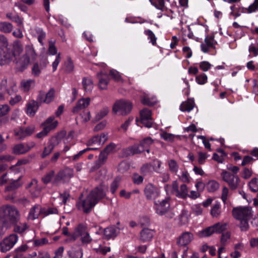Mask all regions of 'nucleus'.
I'll list each match as a JSON object with an SVG mask.
<instances>
[{"instance_id": "nucleus-1", "label": "nucleus", "mask_w": 258, "mask_h": 258, "mask_svg": "<svg viewBox=\"0 0 258 258\" xmlns=\"http://www.w3.org/2000/svg\"><path fill=\"white\" fill-rule=\"evenodd\" d=\"M23 50V44L18 40L14 41L6 47L0 48V64L5 65L13 60L18 66V60L20 59Z\"/></svg>"}, {"instance_id": "nucleus-2", "label": "nucleus", "mask_w": 258, "mask_h": 258, "mask_svg": "<svg viewBox=\"0 0 258 258\" xmlns=\"http://www.w3.org/2000/svg\"><path fill=\"white\" fill-rule=\"evenodd\" d=\"M105 196L103 185L101 183L90 192L86 199L78 203V209L82 208L84 213H89L99 201L103 199Z\"/></svg>"}, {"instance_id": "nucleus-3", "label": "nucleus", "mask_w": 258, "mask_h": 258, "mask_svg": "<svg viewBox=\"0 0 258 258\" xmlns=\"http://www.w3.org/2000/svg\"><path fill=\"white\" fill-rule=\"evenodd\" d=\"M0 220L2 221L3 227L8 228L11 224H16L20 220L18 210L14 206H7L2 207L0 211Z\"/></svg>"}, {"instance_id": "nucleus-4", "label": "nucleus", "mask_w": 258, "mask_h": 258, "mask_svg": "<svg viewBox=\"0 0 258 258\" xmlns=\"http://www.w3.org/2000/svg\"><path fill=\"white\" fill-rule=\"evenodd\" d=\"M154 143V140L150 137L143 139L140 142L139 144H134L128 148L123 149L122 156L125 157L141 154L143 152L146 148Z\"/></svg>"}, {"instance_id": "nucleus-5", "label": "nucleus", "mask_w": 258, "mask_h": 258, "mask_svg": "<svg viewBox=\"0 0 258 258\" xmlns=\"http://www.w3.org/2000/svg\"><path fill=\"white\" fill-rule=\"evenodd\" d=\"M37 53L32 45H27L25 48V53L18 60V70L23 72L30 63V59L34 61L37 57Z\"/></svg>"}, {"instance_id": "nucleus-6", "label": "nucleus", "mask_w": 258, "mask_h": 258, "mask_svg": "<svg viewBox=\"0 0 258 258\" xmlns=\"http://www.w3.org/2000/svg\"><path fill=\"white\" fill-rule=\"evenodd\" d=\"M45 92L43 91H39V95L37 97V101H35L32 100L27 104L26 110L27 113L30 116H33L35 115L36 110L38 109L40 104L45 103Z\"/></svg>"}, {"instance_id": "nucleus-7", "label": "nucleus", "mask_w": 258, "mask_h": 258, "mask_svg": "<svg viewBox=\"0 0 258 258\" xmlns=\"http://www.w3.org/2000/svg\"><path fill=\"white\" fill-rule=\"evenodd\" d=\"M221 176L222 179L227 183L231 189H235L239 186L240 180L238 176L225 170L221 172Z\"/></svg>"}, {"instance_id": "nucleus-8", "label": "nucleus", "mask_w": 258, "mask_h": 258, "mask_svg": "<svg viewBox=\"0 0 258 258\" xmlns=\"http://www.w3.org/2000/svg\"><path fill=\"white\" fill-rule=\"evenodd\" d=\"M132 109V104L130 102L120 100L116 101L113 104L112 112L116 114L118 111L121 110L124 112L122 115H126L131 112Z\"/></svg>"}, {"instance_id": "nucleus-9", "label": "nucleus", "mask_w": 258, "mask_h": 258, "mask_svg": "<svg viewBox=\"0 0 258 258\" xmlns=\"http://www.w3.org/2000/svg\"><path fill=\"white\" fill-rule=\"evenodd\" d=\"M233 215L238 220H249L252 216L251 209L246 207L234 208Z\"/></svg>"}, {"instance_id": "nucleus-10", "label": "nucleus", "mask_w": 258, "mask_h": 258, "mask_svg": "<svg viewBox=\"0 0 258 258\" xmlns=\"http://www.w3.org/2000/svg\"><path fill=\"white\" fill-rule=\"evenodd\" d=\"M170 200V198L167 197L165 199L161 201H154V204L156 206V211L158 214L162 216L167 212L170 207V204L169 203Z\"/></svg>"}, {"instance_id": "nucleus-11", "label": "nucleus", "mask_w": 258, "mask_h": 258, "mask_svg": "<svg viewBox=\"0 0 258 258\" xmlns=\"http://www.w3.org/2000/svg\"><path fill=\"white\" fill-rule=\"evenodd\" d=\"M73 175V171L71 168H66L60 170L55 176L53 183L56 184L61 180L65 181L71 178Z\"/></svg>"}, {"instance_id": "nucleus-12", "label": "nucleus", "mask_w": 258, "mask_h": 258, "mask_svg": "<svg viewBox=\"0 0 258 258\" xmlns=\"http://www.w3.org/2000/svg\"><path fill=\"white\" fill-rule=\"evenodd\" d=\"M213 33H210L206 36L205 42L201 44V50L204 53H207L210 49L215 47L216 41L214 40Z\"/></svg>"}, {"instance_id": "nucleus-13", "label": "nucleus", "mask_w": 258, "mask_h": 258, "mask_svg": "<svg viewBox=\"0 0 258 258\" xmlns=\"http://www.w3.org/2000/svg\"><path fill=\"white\" fill-rule=\"evenodd\" d=\"M85 231V228L83 224H80L76 228L75 232L71 234L68 231V228L64 227L62 228V234L65 235L70 236V241H74L80 236L83 235V232Z\"/></svg>"}, {"instance_id": "nucleus-14", "label": "nucleus", "mask_w": 258, "mask_h": 258, "mask_svg": "<svg viewBox=\"0 0 258 258\" xmlns=\"http://www.w3.org/2000/svg\"><path fill=\"white\" fill-rule=\"evenodd\" d=\"M144 192L146 198L148 200H154L155 201L156 198H157L159 195L158 188L151 183L146 186Z\"/></svg>"}, {"instance_id": "nucleus-15", "label": "nucleus", "mask_w": 258, "mask_h": 258, "mask_svg": "<svg viewBox=\"0 0 258 258\" xmlns=\"http://www.w3.org/2000/svg\"><path fill=\"white\" fill-rule=\"evenodd\" d=\"M35 131V126L31 125L26 128L21 127L18 132L15 133V135L19 137V139H23L27 136L31 135Z\"/></svg>"}, {"instance_id": "nucleus-16", "label": "nucleus", "mask_w": 258, "mask_h": 258, "mask_svg": "<svg viewBox=\"0 0 258 258\" xmlns=\"http://www.w3.org/2000/svg\"><path fill=\"white\" fill-rule=\"evenodd\" d=\"M58 145V142L55 138H50L48 142V145L44 149V151L41 154V158H44L49 155L53 151L55 146Z\"/></svg>"}, {"instance_id": "nucleus-17", "label": "nucleus", "mask_w": 258, "mask_h": 258, "mask_svg": "<svg viewBox=\"0 0 258 258\" xmlns=\"http://www.w3.org/2000/svg\"><path fill=\"white\" fill-rule=\"evenodd\" d=\"M90 102V98H87L86 99H80L76 104V106L74 107L72 112L74 113H78L79 110L87 107Z\"/></svg>"}, {"instance_id": "nucleus-18", "label": "nucleus", "mask_w": 258, "mask_h": 258, "mask_svg": "<svg viewBox=\"0 0 258 258\" xmlns=\"http://www.w3.org/2000/svg\"><path fill=\"white\" fill-rule=\"evenodd\" d=\"M57 125H58V121H55L53 122V123L52 124H51L46 126H43V130L41 132H40V133H39L38 134H37L36 135V137L37 138L41 139V138H43V137L46 136L50 131L55 128L56 127V126H57Z\"/></svg>"}, {"instance_id": "nucleus-19", "label": "nucleus", "mask_w": 258, "mask_h": 258, "mask_svg": "<svg viewBox=\"0 0 258 258\" xmlns=\"http://www.w3.org/2000/svg\"><path fill=\"white\" fill-rule=\"evenodd\" d=\"M194 236L189 232H185L179 238L178 242L183 246L188 244L193 239Z\"/></svg>"}, {"instance_id": "nucleus-20", "label": "nucleus", "mask_w": 258, "mask_h": 258, "mask_svg": "<svg viewBox=\"0 0 258 258\" xmlns=\"http://www.w3.org/2000/svg\"><path fill=\"white\" fill-rule=\"evenodd\" d=\"M107 155V154L102 151L99 156L98 160L96 161L94 166L92 167L91 171L97 170L103 165L106 161Z\"/></svg>"}, {"instance_id": "nucleus-21", "label": "nucleus", "mask_w": 258, "mask_h": 258, "mask_svg": "<svg viewBox=\"0 0 258 258\" xmlns=\"http://www.w3.org/2000/svg\"><path fill=\"white\" fill-rule=\"evenodd\" d=\"M117 229L115 227H109L104 230V238L105 239H109L114 238L117 236Z\"/></svg>"}, {"instance_id": "nucleus-22", "label": "nucleus", "mask_w": 258, "mask_h": 258, "mask_svg": "<svg viewBox=\"0 0 258 258\" xmlns=\"http://www.w3.org/2000/svg\"><path fill=\"white\" fill-rule=\"evenodd\" d=\"M140 239L144 242L148 241L153 238V234L152 230L148 228H144L140 232Z\"/></svg>"}, {"instance_id": "nucleus-23", "label": "nucleus", "mask_w": 258, "mask_h": 258, "mask_svg": "<svg viewBox=\"0 0 258 258\" xmlns=\"http://www.w3.org/2000/svg\"><path fill=\"white\" fill-rule=\"evenodd\" d=\"M30 148H27L23 144L16 145L13 148V153L15 155L24 154L28 152Z\"/></svg>"}, {"instance_id": "nucleus-24", "label": "nucleus", "mask_w": 258, "mask_h": 258, "mask_svg": "<svg viewBox=\"0 0 258 258\" xmlns=\"http://www.w3.org/2000/svg\"><path fill=\"white\" fill-rule=\"evenodd\" d=\"M195 106V103L193 100L188 99L183 102L180 106V109L182 111L189 112Z\"/></svg>"}, {"instance_id": "nucleus-25", "label": "nucleus", "mask_w": 258, "mask_h": 258, "mask_svg": "<svg viewBox=\"0 0 258 258\" xmlns=\"http://www.w3.org/2000/svg\"><path fill=\"white\" fill-rule=\"evenodd\" d=\"M206 187L209 192H214L219 189L220 184L215 180H210L207 183Z\"/></svg>"}, {"instance_id": "nucleus-26", "label": "nucleus", "mask_w": 258, "mask_h": 258, "mask_svg": "<svg viewBox=\"0 0 258 258\" xmlns=\"http://www.w3.org/2000/svg\"><path fill=\"white\" fill-rule=\"evenodd\" d=\"M45 62L43 64H41L39 66L38 62H35L33 64V66L32 68V74L35 77H38L41 73V70L44 68L46 65V59H44Z\"/></svg>"}, {"instance_id": "nucleus-27", "label": "nucleus", "mask_w": 258, "mask_h": 258, "mask_svg": "<svg viewBox=\"0 0 258 258\" xmlns=\"http://www.w3.org/2000/svg\"><path fill=\"white\" fill-rule=\"evenodd\" d=\"M214 233H215V232L212 225L199 231L197 234L200 237L202 238L209 237Z\"/></svg>"}, {"instance_id": "nucleus-28", "label": "nucleus", "mask_w": 258, "mask_h": 258, "mask_svg": "<svg viewBox=\"0 0 258 258\" xmlns=\"http://www.w3.org/2000/svg\"><path fill=\"white\" fill-rule=\"evenodd\" d=\"M221 205L219 202H216L212 207L211 214L213 217H218L221 214Z\"/></svg>"}, {"instance_id": "nucleus-29", "label": "nucleus", "mask_w": 258, "mask_h": 258, "mask_svg": "<svg viewBox=\"0 0 258 258\" xmlns=\"http://www.w3.org/2000/svg\"><path fill=\"white\" fill-rule=\"evenodd\" d=\"M83 88L86 92H91L93 89V81L91 79H88L86 77L83 78L82 81Z\"/></svg>"}, {"instance_id": "nucleus-30", "label": "nucleus", "mask_w": 258, "mask_h": 258, "mask_svg": "<svg viewBox=\"0 0 258 258\" xmlns=\"http://www.w3.org/2000/svg\"><path fill=\"white\" fill-rule=\"evenodd\" d=\"M21 178V177H20L18 179L13 180L10 183V184L6 187V191L14 190L20 187L22 185V183L19 182Z\"/></svg>"}, {"instance_id": "nucleus-31", "label": "nucleus", "mask_w": 258, "mask_h": 258, "mask_svg": "<svg viewBox=\"0 0 258 258\" xmlns=\"http://www.w3.org/2000/svg\"><path fill=\"white\" fill-rule=\"evenodd\" d=\"M250 55L251 54H253L254 56H256L258 54V40L254 39L253 42H251L249 46L248 49Z\"/></svg>"}, {"instance_id": "nucleus-32", "label": "nucleus", "mask_w": 258, "mask_h": 258, "mask_svg": "<svg viewBox=\"0 0 258 258\" xmlns=\"http://www.w3.org/2000/svg\"><path fill=\"white\" fill-rule=\"evenodd\" d=\"M227 224L225 223L218 222L213 225L214 232L216 233H221L227 229Z\"/></svg>"}, {"instance_id": "nucleus-33", "label": "nucleus", "mask_w": 258, "mask_h": 258, "mask_svg": "<svg viewBox=\"0 0 258 258\" xmlns=\"http://www.w3.org/2000/svg\"><path fill=\"white\" fill-rule=\"evenodd\" d=\"M165 189L167 192L174 194L177 197V183L176 180L174 181L172 185L167 184L165 186Z\"/></svg>"}, {"instance_id": "nucleus-34", "label": "nucleus", "mask_w": 258, "mask_h": 258, "mask_svg": "<svg viewBox=\"0 0 258 258\" xmlns=\"http://www.w3.org/2000/svg\"><path fill=\"white\" fill-rule=\"evenodd\" d=\"M14 225V228L13 231L15 232H17L18 233H23L26 229L28 228V226L27 223H20V225H18L16 224H12Z\"/></svg>"}, {"instance_id": "nucleus-35", "label": "nucleus", "mask_w": 258, "mask_h": 258, "mask_svg": "<svg viewBox=\"0 0 258 258\" xmlns=\"http://www.w3.org/2000/svg\"><path fill=\"white\" fill-rule=\"evenodd\" d=\"M0 246L2 252H5L10 250L13 247V245H12L7 239L5 238L3 241L0 243Z\"/></svg>"}, {"instance_id": "nucleus-36", "label": "nucleus", "mask_w": 258, "mask_h": 258, "mask_svg": "<svg viewBox=\"0 0 258 258\" xmlns=\"http://www.w3.org/2000/svg\"><path fill=\"white\" fill-rule=\"evenodd\" d=\"M188 196V189L185 184H182L180 186V190H178V197L186 199Z\"/></svg>"}, {"instance_id": "nucleus-37", "label": "nucleus", "mask_w": 258, "mask_h": 258, "mask_svg": "<svg viewBox=\"0 0 258 258\" xmlns=\"http://www.w3.org/2000/svg\"><path fill=\"white\" fill-rule=\"evenodd\" d=\"M109 112V109L108 107L103 108L99 112H98L94 117L93 121L97 122L103 118Z\"/></svg>"}, {"instance_id": "nucleus-38", "label": "nucleus", "mask_w": 258, "mask_h": 258, "mask_svg": "<svg viewBox=\"0 0 258 258\" xmlns=\"http://www.w3.org/2000/svg\"><path fill=\"white\" fill-rule=\"evenodd\" d=\"M143 119V122L145 119H153L152 118V113L151 110L147 108H144L140 111V119Z\"/></svg>"}, {"instance_id": "nucleus-39", "label": "nucleus", "mask_w": 258, "mask_h": 258, "mask_svg": "<svg viewBox=\"0 0 258 258\" xmlns=\"http://www.w3.org/2000/svg\"><path fill=\"white\" fill-rule=\"evenodd\" d=\"M179 179L180 181L185 183H189L191 180V177L186 170L181 171Z\"/></svg>"}, {"instance_id": "nucleus-40", "label": "nucleus", "mask_w": 258, "mask_h": 258, "mask_svg": "<svg viewBox=\"0 0 258 258\" xmlns=\"http://www.w3.org/2000/svg\"><path fill=\"white\" fill-rule=\"evenodd\" d=\"M35 84V80L30 79L27 81L23 80L21 82V86L24 89V91L28 92L30 90L31 86Z\"/></svg>"}, {"instance_id": "nucleus-41", "label": "nucleus", "mask_w": 258, "mask_h": 258, "mask_svg": "<svg viewBox=\"0 0 258 258\" xmlns=\"http://www.w3.org/2000/svg\"><path fill=\"white\" fill-rule=\"evenodd\" d=\"M248 186L251 191L254 192L258 191V178H252L249 181Z\"/></svg>"}, {"instance_id": "nucleus-42", "label": "nucleus", "mask_w": 258, "mask_h": 258, "mask_svg": "<svg viewBox=\"0 0 258 258\" xmlns=\"http://www.w3.org/2000/svg\"><path fill=\"white\" fill-rule=\"evenodd\" d=\"M69 255L71 258H82L83 256L82 249H72L69 251Z\"/></svg>"}, {"instance_id": "nucleus-43", "label": "nucleus", "mask_w": 258, "mask_h": 258, "mask_svg": "<svg viewBox=\"0 0 258 258\" xmlns=\"http://www.w3.org/2000/svg\"><path fill=\"white\" fill-rule=\"evenodd\" d=\"M189 213L187 210H183L182 211L180 215V222L181 224H185L188 221Z\"/></svg>"}, {"instance_id": "nucleus-44", "label": "nucleus", "mask_w": 258, "mask_h": 258, "mask_svg": "<svg viewBox=\"0 0 258 258\" xmlns=\"http://www.w3.org/2000/svg\"><path fill=\"white\" fill-rule=\"evenodd\" d=\"M13 26L10 23L2 22L0 23V31L4 32H11L12 31Z\"/></svg>"}, {"instance_id": "nucleus-45", "label": "nucleus", "mask_w": 258, "mask_h": 258, "mask_svg": "<svg viewBox=\"0 0 258 258\" xmlns=\"http://www.w3.org/2000/svg\"><path fill=\"white\" fill-rule=\"evenodd\" d=\"M196 82L199 85H204L208 81V77L204 74L202 73L196 76L195 78Z\"/></svg>"}, {"instance_id": "nucleus-46", "label": "nucleus", "mask_w": 258, "mask_h": 258, "mask_svg": "<svg viewBox=\"0 0 258 258\" xmlns=\"http://www.w3.org/2000/svg\"><path fill=\"white\" fill-rule=\"evenodd\" d=\"M55 90L53 88H51L48 93L45 94L44 101L45 103H49L52 101L54 97Z\"/></svg>"}, {"instance_id": "nucleus-47", "label": "nucleus", "mask_w": 258, "mask_h": 258, "mask_svg": "<svg viewBox=\"0 0 258 258\" xmlns=\"http://www.w3.org/2000/svg\"><path fill=\"white\" fill-rule=\"evenodd\" d=\"M40 208V206L39 205H35L33 208H32L30 209L29 216L28 217V219H31V220H34L35 219H37L38 218V216L40 214L39 213L38 214L35 215V211L36 210H38Z\"/></svg>"}, {"instance_id": "nucleus-48", "label": "nucleus", "mask_w": 258, "mask_h": 258, "mask_svg": "<svg viewBox=\"0 0 258 258\" xmlns=\"http://www.w3.org/2000/svg\"><path fill=\"white\" fill-rule=\"evenodd\" d=\"M58 212V210L55 208H49L48 209L41 208L39 214H44L45 215H47L51 214H57Z\"/></svg>"}, {"instance_id": "nucleus-49", "label": "nucleus", "mask_w": 258, "mask_h": 258, "mask_svg": "<svg viewBox=\"0 0 258 258\" xmlns=\"http://www.w3.org/2000/svg\"><path fill=\"white\" fill-rule=\"evenodd\" d=\"M229 190L226 186H223L222 187L221 191V200L224 204L226 203L227 200L229 197Z\"/></svg>"}, {"instance_id": "nucleus-50", "label": "nucleus", "mask_w": 258, "mask_h": 258, "mask_svg": "<svg viewBox=\"0 0 258 258\" xmlns=\"http://www.w3.org/2000/svg\"><path fill=\"white\" fill-rule=\"evenodd\" d=\"M231 233L230 232H226L222 233L221 237V243L223 246H225L228 243V241L230 239Z\"/></svg>"}, {"instance_id": "nucleus-51", "label": "nucleus", "mask_w": 258, "mask_h": 258, "mask_svg": "<svg viewBox=\"0 0 258 258\" xmlns=\"http://www.w3.org/2000/svg\"><path fill=\"white\" fill-rule=\"evenodd\" d=\"M54 171L51 170L42 178V180L45 184L49 183L54 175Z\"/></svg>"}, {"instance_id": "nucleus-52", "label": "nucleus", "mask_w": 258, "mask_h": 258, "mask_svg": "<svg viewBox=\"0 0 258 258\" xmlns=\"http://www.w3.org/2000/svg\"><path fill=\"white\" fill-rule=\"evenodd\" d=\"M199 66L200 69L204 72L208 71L212 66V65L210 62L207 61H203L200 62L199 64Z\"/></svg>"}, {"instance_id": "nucleus-53", "label": "nucleus", "mask_w": 258, "mask_h": 258, "mask_svg": "<svg viewBox=\"0 0 258 258\" xmlns=\"http://www.w3.org/2000/svg\"><path fill=\"white\" fill-rule=\"evenodd\" d=\"M109 75L115 81L118 82L121 79V76L118 72L115 70H110Z\"/></svg>"}, {"instance_id": "nucleus-54", "label": "nucleus", "mask_w": 258, "mask_h": 258, "mask_svg": "<svg viewBox=\"0 0 258 258\" xmlns=\"http://www.w3.org/2000/svg\"><path fill=\"white\" fill-rule=\"evenodd\" d=\"M120 178L116 177L111 184L110 190L112 194H114L116 190L119 186V182L120 181Z\"/></svg>"}, {"instance_id": "nucleus-55", "label": "nucleus", "mask_w": 258, "mask_h": 258, "mask_svg": "<svg viewBox=\"0 0 258 258\" xmlns=\"http://www.w3.org/2000/svg\"><path fill=\"white\" fill-rule=\"evenodd\" d=\"M168 166L170 171L176 173L177 171V165L175 160L171 159L168 161Z\"/></svg>"}, {"instance_id": "nucleus-56", "label": "nucleus", "mask_w": 258, "mask_h": 258, "mask_svg": "<svg viewBox=\"0 0 258 258\" xmlns=\"http://www.w3.org/2000/svg\"><path fill=\"white\" fill-rule=\"evenodd\" d=\"M192 212L196 215H200L203 213V209L200 204H196L191 207Z\"/></svg>"}, {"instance_id": "nucleus-57", "label": "nucleus", "mask_w": 258, "mask_h": 258, "mask_svg": "<svg viewBox=\"0 0 258 258\" xmlns=\"http://www.w3.org/2000/svg\"><path fill=\"white\" fill-rule=\"evenodd\" d=\"M208 157L209 156L206 153L202 152H198V163L200 164H203Z\"/></svg>"}, {"instance_id": "nucleus-58", "label": "nucleus", "mask_w": 258, "mask_h": 258, "mask_svg": "<svg viewBox=\"0 0 258 258\" xmlns=\"http://www.w3.org/2000/svg\"><path fill=\"white\" fill-rule=\"evenodd\" d=\"M10 107L6 104L0 105V117L6 115L10 111Z\"/></svg>"}, {"instance_id": "nucleus-59", "label": "nucleus", "mask_w": 258, "mask_h": 258, "mask_svg": "<svg viewBox=\"0 0 258 258\" xmlns=\"http://www.w3.org/2000/svg\"><path fill=\"white\" fill-rule=\"evenodd\" d=\"M240 221L239 227L241 231H246L249 228L248 221L249 220H239Z\"/></svg>"}, {"instance_id": "nucleus-60", "label": "nucleus", "mask_w": 258, "mask_h": 258, "mask_svg": "<svg viewBox=\"0 0 258 258\" xmlns=\"http://www.w3.org/2000/svg\"><path fill=\"white\" fill-rule=\"evenodd\" d=\"M152 166H153L150 163H146L144 164L141 168V172L142 174H146L148 173L150 171Z\"/></svg>"}, {"instance_id": "nucleus-61", "label": "nucleus", "mask_w": 258, "mask_h": 258, "mask_svg": "<svg viewBox=\"0 0 258 258\" xmlns=\"http://www.w3.org/2000/svg\"><path fill=\"white\" fill-rule=\"evenodd\" d=\"M67 134V132L65 130H62L60 132L58 133L57 134L51 138H55L56 141L58 142V145L61 141V139L63 138Z\"/></svg>"}, {"instance_id": "nucleus-62", "label": "nucleus", "mask_w": 258, "mask_h": 258, "mask_svg": "<svg viewBox=\"0 0 258 258\" xmlns=\"http://www.w3.org/2000/svg\"><path fill=\"white\" fill-rule=\"evenodd\" d=\"M74 66L71 57L68 58V62L66 64V70L68 73H70L74 70Z\"/></svg>"}, {"instance_id": "nucleus-63", "label": "nucleus", "mask_w": 258, "mask_h": 258, "mask_svg": "<svg viewBox=\"0 0 258 258\" xmlns=\"http://www.w3.org/2000/svg\"><path fill=\"white\" fill-rule=\"evenodd\" d=\"M98 79H99V83H98L99 88L101 90L106 89V88H107L106 86L108 84V81H107L106 80H105L102 78H99Z\"/></svg>"}, {"instance_id": "nucleus-64", "label": "nucleus", "mask_w": 258, "mask_h": 258, "mask_svg": "<svg viewBox=\"0 0 258 258\" xmlns=\"http://www.w3.org/2000/svg\"><path fill=\"white\" fill-rule=\"evenodd\" d=\"M252 174L251 170L245 168L242 172V177L244 179H248L251 176Z\"/></svg>"}]
</instances>
